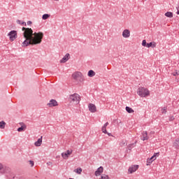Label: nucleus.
Masks as SVG:
<instances>
[{
    "label": "nucleus",
    "mask_w": 179,
    "mask_h": 179,
    "mask_svg": "<svg viewBox=\"0 0 179 179\" xmlns=\"http://www.w3.org/2000/svg\"><path fill=\"white\" fill-rule=\"evenodd\" d=\"M23 36L25 40L22 42V47H27V45H36L41 44L43 41V37L44 34L43 32H34L33 34V29L31 28L22 27Z\"/></svg>",
    "instance_id": "f257e3e1"
},
{
    "label": "nucleus",
    "mask_w": 179,
    "mask_h": 179,
    "mask_svg": "<svg viewBox=\"0 0 179 179\" xmlns=\"http://www.w3.org/2000/svg\"><path fill=\"white\" fill-rule=\"evenodd\" d=\"M137 94L140 97H148L150 95V92L145 87H139L137 90Z\"/></svg>",
    "instance_id": "f03ea898"
},
{
    "label": "nucleus",
    "mask_w": 179,
    "mask_h": 179,
    "mask_svg": "<svg viewBox=\"0 0 179 179\" xmlns=\"http://www.w3.org/2000/svg\"><path fill=\"white\" fill-rule=\"evenodd\" d=\"M0 173L1 174H11L10 168L9 166H3L2 164H0Z\"/></svg>",
    "instance_id": "7ed1b4c3"
},
{
    "label": "nucleus",
    "mask_w": 179,
    "mask_h": 179,
    "mask_svg": "<svg viewBox=\"0 0 179 179\" xmlns=\"http://www.w3.org/2000/svg\"><path fill=\"white\" fill-rule=\"evenodd\" d=\"M69 100L71 101H73V103L76 102L77 104H78L79 101H80V96L78 94H73L70 95Z\"/></svg>",
    "instance_id": "20e7f679"
},
{
    "label": "nucleus",
    "mask_w": 179,
    "mask_h": 179,
    "mask_svg": "<svg viewBox=\"0 0 179 179\" xmlns=\"http://www.w3.org/2000/svg\"><path fill=\"white\" fill-rule=\"evenodd\" d=\"M8 36H9L10 41H15V40L17 38V32L13 30L8 34Z\"/></svg>",
    "instance_id": "39448f33"
},
{
    "label": "nucleus",
    "mask_w": 179,
    "mask_h": 179,
    "mask_svg": "<svg viewBox=\"0 0 179 179\" xmlns=\"http://www.w3.org/2000/svg\"><path fill=\"white\" fill-rule=\"evenodd\" d=\"M72 78L74 80H80L82 79V73L76 71L72 74Z\"/></svg>",
    "instance_id": "423d86ee"
},
{
    "label": "nucleus",
    "mask_w": 179,
    "mask_h": 179,
    "mask_svg": "<svg viewBox=\"0 0 179 179\" xmlns=\"http://www.w3.org/2000/svg\"><path fill=\"white\" fill-rule=\"evenodd\" d=\"M159 152L155 153L150 159L147 160V166H150L153 163L154 160H156V157L159 156Z\"/></svg>",
    "instance_id": "0eeeda50"
},
{
    "label": "nucleus",
    "mask_w": 179,
    "mask_h": 179,
    "mask_svg": "<svg viewBox=\"0 0 179 179\" xmlns=\"http://www.w3.org/2000/svg\"><path fill=\"white\" fill-rule=\"evenodd\" d=\"M141 141H149V136H148V131H143L141 136Z\"/></svg>",
    "instance_id": "6e6552de"
},
{
    "label": "nucleus",
    "mask_w": 179,
    "mask_h": 179,
    "mask_svg": "<svg viewBox=\"0 0 179 179\" xmlns=\"http://www.w3.org/2000/svg\"><path fill=\"white\" fill-rule=\"evenodd\" d=\"M48 107H57L58 102L55 99H51L48 103Z\"/></svg>",
    "instance_id": "1a4fd4ad"
},
{
    "label": "nucleus",
    "mask_w": 179,
    "mask_h": 179,
    "mask_svg": "<svg viewBox=\"0 0 179 179\" xmlns=\"http://www.w3.org/2000/svg\"><path fill=\"white\" fill-rule=\"evenodd\" d=\"M138 169H139V165H134L129 168V172L130 173V174H132V173H135V171H136Z\"/></svg>",
    "instance_id": "9d476101"
},
{
    "label": "nucleus",
    "mask_w": 179,
    "mask_h": 179,
    "mask_svg": "<svg viewBox=\"0 0 179 179\" xmlns=\"http://www.w3.org/2000/svg\"><path fill=\"white\" fill-rule=\"evenodd\" d=\"M122 36L124 38H128L131 36V31L129 29H124L122 32Z\"/></svg>",
    "instance_id": "9b49d317"
},
{
    "label": "nucleus",
    "mask_w": 179,
    "mask_h": 179,
    "mask_svg": "<svg viewBox=\"0 0 179 179\" xmlns=\"http://www.w3.org/2000/svg\"><path fill=\"white\" fill-rule=\"evenodd\" d=\"M88 108L90 113H96V105L93 103H90L88 106Z\"/></svg>",
    "instance_id": "f8f14e48"
},
{
    "label": "nucleus",
    "mask_w": 179,
    "mask_h": 179,
    "mask_svg": "<svg viewBox=\"0 0 179 179\" xmlns=\"http://www.w3.org/2000/svg\"><path fill=\"white\" fill-rule=\"evenodd\" d=\"M69 59V53L65 55V56L60 60L61 64H65Z\"/></svg>",
    "instance_id": "ddd939ff"
},
{
    "label": "nucleus",
    "mask_w": 179,
    "mask_h": 179,
    "mask_svg": "<svg viewBox=\"0 0 179 179\" xmlns=\"http://www.w3.org/2000/svg\"><path fill=\"white\" fill-rule=\"evenodd\" d=\"M103 166H100L99 168H98L94 173L95 176H101V173L103 172Z\"/></svg>",
    "instance_id": "4468645a"
},
{
    "label": "nucleus",
    "mask_w": 179,
    "mask_h": 179,
    "mask_svg": "<svg viewBox=\"0 0 179 179\" xmlns=\"http://www.w3.org/2000/svg\"><path fill=\"white\" fill-rule=\"evenodd\" d=\"M41 143H43V136H41V138H39L37 140V141H36V142L34 143V145H35V146L38 147V146H41Z\"/></svg>",
    "instance_id": "2eb2a0df"
},
{
    "label": "nucleus",
    "mask_w": 179,
    "mask_h": 179,
    "mask_svg": "<svg viewBox=\"0 0 179 179\" xmlns=\"http://www.w3.org/2000/svg\"><path fill=\"white\" fill-rule=\"evenodd\" d=\"M156 42H150L149 43H147V48H156Z\"/></svg>",
    "instance_id": "dca6fc26"
},
{
    "label": "nucleus",
    "mask_w": 179,
    "mask_h": 179,
    "mask_svg": "<svg viewBox=\"0 0 179 179\" xmlns=\"http://www.w3.org/2000/svg\"><path fill=\"white\" fill-rule=\"evenodd\" d=\"M173 146L175 148V149H179V138H176L175 140Z\"/></svg>",
    "instance_id": "f3484780"
},
{
    "label": "nucleus",
    "mask_w": 179,
    "mask_h": 179,
    "mask_svg": "<svg viewBox=\"0 0 179 179\" xmlns=\"http://www.w3.org/2000/svg\"><path fill=\"white\" fill-rule=\"evenodd\" d=\"M108 125V122H106L103 124V126L102 127V132L103 134H107V126Z\"/></svg>",
    "instance_id": "a211bd4d"
},
{
    "label": "nucleus",
    "mask_w": 179,
    "mask_h": 179,
    "mask_svg": "<svg viewBox=\"0 0 179 179\" xmlns=\"http://www.w3.org/2000/svg\"><path fill=\"white\" fill-rule=\"evenodd\" d=\"M95 75H96V73L93 70H90L88 71L87 76L90 78H93V76H94Z\"/></svg>",
    "instance_id": "6ab92c4d"
},
{
    "label": "nucleus",
    "mask_w": 179,
    "mask_h": 179,
    "mask_svg": "<svg viewBox=\"0 0 179 179\" xmlns=\"http://www.w3.org/2000/svg\"><path fill=\"white\" fill-rule=\"evenodd\" d=\"M126 111L129 113V114H131V113H134V109L129 106H126Z\"/></svg>",
    "instance_id": "aec40b11"
},
{
    "label": "nucleus",
    "mask_w": 179,
    "mask_h": 179,
    "mask_svg": "<svg viewBox=\"0 0 179 179\" xmlns=\"http://www.w3.org/2000/svg\"><path fill=\"white\" fill-rule=\"evenodd\" d=\"M5 125H6V122L4 121L0 122V128L1 129H5Z\"/></svg>",
    "instance_id": "412c9836"
},
{
    "label": "nucleus",
    "mask_w": 179,
    "mask_h": 179,
    "mask_svg": "<svg viewBox=\"0 0 179 179\" xmlns=\"http://www.w3.org/2000/svg\"><path fill=\"white\" fill-rule=\"evenodd\" d=\"M165 16L166 17H173V13L172 12H170V11H168L165 13Z\"/></svg>",
    "instance_id": "4be33fe9"
},
{
    "label": "nucleus",
    "mask_w": 179,
    "mask_h": 179,
    "mask_svg": "<svg viewBox=\"0 0 179 179\" xmlns=\"http://www.w3.org/2000/svg\"><path fill=\"white\" fill-rule=\"evenodd\" d=\"M17 24H21L22 26H27V24H26L25 22H22L20 20H17Z\"/></svg>",
    "instance_id": "5701e85b"
},
{
    "label": "nucleus",
    "mask_w": 179,
    "mask_h": 179,
    "mask_svg": "<svg viewBox=\"0 0 179 179\" xmlns=\"http://www.w3.org/2000/svg\"><path fill=\"white\" fill-rule=\"evenodd\" d=\"M74 172L77 174H82V168H78L77 169H75Z\"/></svg>",
    "instance_id": "b1692460"
},
{
    "label": "nucleus",
    "mask_w": 179,
    "mask_h": 179,
    "mask_svg": "<svg viewBox=\"0 0 179 179\" xmlns=\"http://www.w3.org/2000/svg\"><path fill=\"white\" fill-rule=\"evenodd\" d=\"M48 17H50L49 14H43L42 16L43 20H47V19H48Z\"/></svg>",
    "instance_id": "393cba45"
},
{
    "label": "nucleus",
    "mask_w": 179,
    "mask_h": 179,
    "mask_svg": "<svg viewBox=\"0 0 179 179\" xmlns=\"http://www.w3.org/2000/svg\"><path fill=\"white\" fill-rule=\"evenodd\" d=\"M135 146H136V142L129 145L128 148L129 150H131V149H132L133 148H135Z\"/></svg>",
    "instance_id": "a878e982"
},
{
    "label": "nucleus",
    "mask_w": 179,
    "mask_h": 179,
    "mask_svg": "<svg viewBox=\"0 0 179 179\" xmlns=\"http://www.w3.org/2000/svg\"><path fill=\"white\" fill-rule=\"evenodd\" d=\"M24 128H26V126H21L17 129L18 132H22V131H24Z\"/></svg>",
    "instance_id": "bb28decb"
},
{
    "label": "nucleus",
    "mask_w": 179,
    "mask_h": 179,
    "mask_svg": "<svg viewBox=\"0 0 179 179\" xmlns=\"http://www.w3.org/2000/svg\"><path fill=\"white\" fill-rule=\"evenodd\" d=\"M167 113V107H164L162 108V114H166Z\"/></svg>",
    "instance_id": "cd10ccee"
},
{
    "label": "nucleus",
    "mask_w": 179,
    "mask_h": 179,
    "mask_svg": "<svg viewBox=\"0 0 179 179\" xmlns=\"http://www.w3.org/2000/svg\"><path fill=\"white\" fill-rule=\"evenodd\" d=\"M172 75H173V76H178V75H179V71H177V70H176L175 71H173V72L172 73Z\"/></svg>",
    "instance_id": "c85d7f7f"
},
{
    "label": "nucleus",
    "mask_w": 179,
    "mask_h": 179,
    "mask_svg": "<svg viewBox=\"0 0 179 179\" xmlns=\"http://www.w3.org/2000/svg\"><path fill=\"white\" fill-rule=\"evenodd\" d=\"M62 156L64 159H68V157H69L68 154H66V152H62Z\"/></svg>",
    "instance_id": "c756f323"
},
{
    "label": "nucleus",
    "mask_w": 179,
    "mask_h": 179,
    "mask_svg": "<svg viewBox=\"0 0 179 179\" xmlns=\"http://www.w3.org/2000/svg\"><path fill=\"white\" fill-rule=\"evenodd\" d=\"M142 45L143 47H148V43H146V40H143Z\"/></svg>",
    "instance_id": "7c9ffc66"
},
{
    "label": "nucleus",
    "mask_w": 179,
    "mask_h": 179,
    "mask_svg": "<svg viewBox=\"0 0 179 179\" xmlns=\"http://www.w3.org/2000/svg\"><path fill=\"white\" fill-rule=\"evenodd\" d=\"M66 155L69 157L71 156V155H72V150H68L66 152Z\"/></svg>",
    "instance_id": "2f4dec72"
},
{
    "label": "nucleus",
    "mask_w": 179,
    "mask_h": 179,
    "mask_svg": "<svg viewBox=\"0 0 179 179\" xmlns=\"http://www.w3.org/2000/svg\"><path fill=\"white\" fill-rule=\"evenodd\" d=\"M29 164L31 165V167H34V161H29Z\"/></svg>",
    "instance_id": "473e14b6"
},
{
    "label": "nucleus",
    "mask_w": 179,
    "mask_h": 179,
    "mask_svg": "<svg viewBox=\"0 0 179 179\" xmlns=\"http://www.w3.org/2000/svg\"><path fill=\"white\" fill-rule=\"evenodd\" d=\"M120 146H125V141H122L121 142H120Z\"/></svg>",
    "instance_id": "72a5a7b5"
},
{
    "label": "nucleus",
    "mask_w": 179,
    "mask_h": 179,
    "mask_svg": "<svg viewBox=\"0 0 179 179\" xmlns=\"http://www.w3.org/2000/svg\"><path fill=\"white\" fill-rule=\"evenodd\" d=\"M174 120H175L174 116L169 117V121H174Z\"/></svg>",
    "instance_id": "f704fd0d"
},
{
    "label": "nucleus",
    "mask_w": 179,
    "mask_h": 179,
    "mask_svg": "<svg viewBox=\"0 0 179 179\" xmlns=\"http://www.w3.org/2000/svg\"><path fill=\"white\" fill-rule=\"evenodd\" d=\"M176 9H177L176 14L179 15V7H176Z\"/></svg>",
    "instance_id": "c9c22d12"
},
{
    "label": "nucleus",
    "mask_w": 179,
    "mask_h": 179,
    "mask_svg": "<svg viewBox=\"0 0 179 179\" xmlns=\"http://www.w3.org/2000/svg\"><path fill=\"white\" fill-rule=\"evenodd\" d=\"M47 164H48V166H51V164H52V162H47Z\"/></svg>",
    "instance_id": "e433bc0d"
},
{
    "label": "nucleus",
    "mask_w": 179,
    "mask_h": 179,
    "mask_svg": "<svg viewBox=\"0 0 179 179\" xmlns=\"http://www.w3.org/2000/svg\"><path fill=\"white\" fill-rule=\"evenodd\" d=\"M31 23H32L31 21H28V22H27V24H28V25H29V24H31Z\"/></svg>",
    "instance_id": "4c0bfd02"
},
{
    "label": "nucleus",
    "mask_w": 179,
    "mask_h": 179,
    "mask_svg": "<svg viewBox=\"0 0 179 179\" xmlns=\"http://www.w3.org/2000/svg\"><path fill=\"white\" fill-rule=\"evenodd\" d=\"M106 134H107V135H108V136H112V135H111V133L107 132Z\"/></svg>",
    "instance_id": "58836bf2"
},
{
    "label": "nucleus",
    "mask_w": 179,
    "mask_h": 179,
    "mask_svg": "<svg viewBox=\"0 0 179 179\" xmlns=\"http://www.w3.org/2000/svg\"><path fill=\"white\" fill-rule=\"evenodd\" d=\"M150 134H153V131H151Z\"/></svg>",
    "instance_id": "ea45409f"
},
{
    "label": "nucleus",
    "mask_w": 179,
    "mask_h": 179,
    "mask_svg": "<svg viewBox=\"0 0 179 179\" xmlns=\"http://www.w3.org/2000/svg\"><path fill=\"white\" fill-rule=\"evenodd\" d=\"M54 1H59V0H54Z\"/></svg>",
    "instance_id": "a19ab883"
}]
</instances>
